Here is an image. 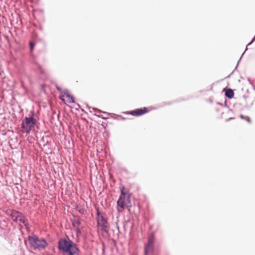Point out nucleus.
<instances>
[{
	"label": "nucleus",
	"mask_w": 255,
	"mask_h": 255,
	"mask_svg": "<svg viewBox=\"0 0 255 255\" xmlns=\"http://www.w3.org/2000/svg\"><path fill=\"white\" fill-rule=\"evenodd\" d=\"M131 206L130 195L126 188L123 187L121 189V195L117 201L118 211L122 212L125 208H127L129 211Z\"/></svg>",
	"instance_id": "nucleus-1"
},
{
	"label": "nucleus",
	"mask_w": 255,
	"mask_h": 255,
	"mask_svg": "<svg viewBox=\"0 0 255 255\" xmlns=\"http://www.w3.org/2000/svg\"><path fill=\"white\" fill-rule=\"evenodd\" d=\"M58 247L59 250L63 252L64 255H77L78 250L71 241L60 240Z\"/></svg>",
	"instance_id": "nucleus-2"
},
{
	"label": "nucleus",
	"mask_w": 255,
	"mask_h": 255,
	"mask_svg": "<svg viewBox=\"0 0 255 255\" xmlns=\"http://www.w3.org/2000/svg\"><path fill=\"white\" fill-rule=\"evenodd\" d=\"M28 240L30 247L34 249L41 250L47 246V243L44 239H40L35 235L29 236Z\"/></svg>",
	"instance_id": "nucleus-3"
},
{
	"label": "nucleus",
	"mask_w": 255,
	"mask_h": 255,
	"mask_svg": "<svg viewBox=\"0 0 255 255\" xmlns=\"http://www.w3.org/2000/svg\"><path fill=\"white\" fill-rule=\"evenodd\" d=\"M35 125V121L33 117H26L21 123V131L28 133Z\"/></svg>",
	"instance_id": "nucleus-4"
},
{
	"label": "nucleus",
	"mask_w": 255,
	"mask_h": 255,
	"mask_svg": "<svg viewBox=\"0 0 255 255\" xmlns=\"http://www.w3.org/2000/svg\"><path fill=\"white\" fill-rule=\"evenodd\" d=\"M155 242V237L152 234H151L148 239L147 243L144 247V255H150L152 254L154 246L153 244Z\"/></svg>",
	"instance_id": "nucleus-5"
},
{
	"label": "nucleus",
	"mask_w": 255,
	"mask_h": 255,
	"mask_svg": "<svg viewBox=\"0 0 255 255\" xmlns=\"http://www.w3.org/2000/svg\"><path fill=\"white\" fill-rule=\"evenodd\" d=\"M97 222L98 226L100 228L101 230L106 232H108L109 230V227L107 220L102 216L100 215L99 211H97Z\"/></svg>",
	"instance_id": "nucleus-6"
},
{
	"label": "nucleus",
	"mask_w": 255,
	"mask_h": 255,
	"mask_svg": "<svg viewBox=\"0 0 255 255\" xmlns=\"http://www.w3.org/2000/svg\"><path fill=\"white\" fill-rule=\"evenodd\" d=\"M149 112L147 108L144 107L143 108L136 109L135 110L131 111L128 113L133 116H139Z\"/></svg>",
	"instance_id": "nucleus-7"
},
{
	"label": "nucleus",
	"mask_w": 255,
	"mask_h": 255,
	"mask_svg": "<svg viewBox=\"0 0 255 255\" xmlns=\"http://www.w3.org/2000/svg\"><path fill=\"white\" fill-rule=\"evenodd\" d=\"M65 97L67 99V102L68 103H73L75 102L73 96H72L69 94V91L68 90L66 92H64V93L63 92V95H62V96H60L59 98L64 103H66L65 100Z\"/></svg>",
	"instance_id": "nucleus-8"
},
{
	"label": "nucleus",
	"mask_w": 255,
	"mask_h": 255,
	"mask_svg": "<svg viewBox=\"0 0 255 255\" xmlns=\"http://www.w3.org/2000/svg\"><path fill=\"white\" fill-rule=\"evenodd\" d=\"M20 214V213L15 210L12 211L10 215L11 219L14 222H18V219Z\"/></svg>",
	"instance_id": "nucleus-9"
},
{
	"label": "nucleus",
	"mask_w": 255,
	"mask_h": 255,
	"mask_svg": "<svg viewBox=\"0 0 255 255\" xmlns=\"http://www.w3.org/2000/svg\"><path fill=\"white\" fill-rule=\"evenodd\" d=\"M80 224L81 222L79 219H75L72 222V225L73 227L76 229V231L77 233H80V230L79 229Z\"/></svg>",
	"instance_id": "nucleus-10"
},
{
	"label": "nucleus",
	"mask_w": 255,
	"mask_h": 255,
	"mask_svg": "<svg viewBox=\"0 0 255 255\" xmlns=\"http://www.w3.org/2000/svg\"><path fill=\"white\" fill-rule=\"evenodd\" d=\"M225 95L228 98L231 99L234 97V93L232 89H228L225 92Z\"/></svg>",
	"instance_id": "nucleus-11"
},
{
	"label": "nucleus",
	"mask_w": 255,
	"mask_h": 255,
	"mask_svg": "<svg viewBox=\"0 0 255 255\" xmlns=\"http://www.w3.org/2000/svg\"><path fill=\"white\" fill-rule=\"evenodd\" d=\"M18 222H19L20 223L23 224L25 226H26L27 224V220L23 216H22L21 214H20L18 217Z\"/></svg>",
	"instance_id": "nucleus-12"
},
{
	"label": "nucleus",
	"mask_w": 255,
	"mask_h": 255,
	"mask_svg": "<svg viewBox=\"0 0 255 255\" xmlns=\"http://www.w3.org/2000/svg\"><path fill=\"white\" fill-rule=\"evenodd\" d=\"M57 89L60 93V96H62V95H63V92L64 93V92H66L67 91V90H64L62 88H59V87H57Z\"/></svg>",
	"instance_id": "nucleus-13"
},
{
	"label": "nucleus",
	"mask_w": 255,
	"mask_h": 255,
	"mask_svg": "<svg viewBox=\"0 0 255 255\" xmlns=\"http://www.w3.org/2000/svg\"><path fill=\"white\" fill-rule=\"evenodd\" d=\"M29 46H30V50L31 51H32L33 49V48H34V44L33 42L30 41L29 42Z\"/></svg>",
	"instance_id": "nucleus-14"
},
{
	"label": "nucleus",
	"mask_w": 255,
	"mask_h": 255,
	"mask_svg": "<svg viewBox=\"0 0 255 255\" xmlns=\"http://www.w3.org/2000/svg\"><path fill=\"white\" fill-rule=\"evenodd\" d=\"M241 118L242 119H244L245 120H246V121H247L248 122H250L251 121H250V118L249 117H244L243 116L241 115Z\"/></svg>",
	"instance_id": "nucleus-15"
},
{
	"label": "nucleus",
	"mask_w": 255,
	"mask_h": 255,
	"mask_svg": "<svg viewBox=\"0 0 255 255\" xmlns=\"http://www.w3.org/2000/svg\"><path fill=\"white\" fill-rule=\"evenodd\" d=\"M94 110H95V111H97V112H98L99 113L101 112V110H98V109H94Z\"/></svg>",
	"instance_id": "nucleus-16"
},
{
	"label": "nucleus",
	"mask_w": 255,
	"mask_h": 255,
	"mask_svg": "<svg viewBox=\"0 0 255 255\" xmlns=\"http://www.w3.org/2000/svg\"><path fill=\"white\" fill-rule=\"evenodd\" d=\"M255 39V36L254 37V38H253L252 41H253Z\"/></svg>",
	"instance_id": "nucleus-17"
}]
</instances>
